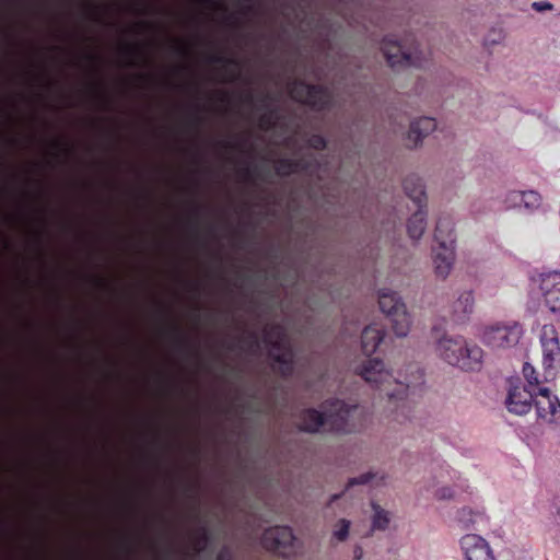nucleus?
<instances>
[{
    "label": "nucleus",
    "instance_id": "1",
    "mask_svg": "<svg viewBox=\"0 0 560 560\" xmlns=\"http://www.w3.org/2000/svg\"><path fill=\"white\" fill-rule=\"evenodd\" d=\"M322 407L323 411L306 408L299 413V431L318 433L325 429L330 433L350 434L364 425L365 412L359 405H350L336 398L325 400Z\"/></svg>",
    "mask_w": 560,
    "mask_h": 560
},
{
    "label": "nucleus",
    "instance_id": "2",
    "mask_svg": "<svg viewBox=\"0 0 560 560\" xmlns=\"http://www.w3.org/2000/svg\"><path fill=\"white\" fill-rule=\"evenodd\" d=\"M362 378L380 390V395H386L395 405L394 420L404 423L409 419L410 409L404 399L406 392L413 386L412 382H398L385 370L384 362L378 359L368 360L358 371Z\"/></svg>",
    "mask_w": 560,
    "mask_h": 560
},
{
    "label": "nucleus",
    "instance_id": "3",
    "mask_svg": "<svg viewBox=\"0 0 560 560\" xmlns=\"http://www.w3.org/2000/svg\"><path fill=\"white\" fill-rule=\"evenodd\" d=\"M438 355L464 371H479L483 364V350L463 336H442L435 346Z\"/></svg>",
    "mask_w": 560,
    "mask_h": 560
},
{
    "label": "nucleus",
    "instance_id": "4",
    "mask_svg": "<svg viewBox=\"0 0 560 560\" xmlns=\"http://www.w3.org/2000/svg\"><path fill=\"white\" fill-rule=\"evenodd\" d=\"M264 342L270 347L269 358L276 372L283 378L292 376L295 355L284 327L279 324L267 326L264 330Z\"/></svg>",
    "mask_w": 560,
    "mask_h": 560
},
{
    "label": "nucleus",
    "instance_id": "5",
    "mask_svg": "<svg viewBox=\"0 0 560 560\" xmlns=\"http://www.w3.org/2000/svg\"><path fill=\"white\" fill-rule=\"evenodd\" d=\"M438 247L433 248V262L438 277L445 279L455 260V234L450 217L439 218L434 231Z\"/></svg>",
    "mask_w": 560,
    "mask_h": 560
},
{
    "label": "nucleus",
    "instance_id": "6",
    "mask_svg": "<svg viewBox=\"0 0 560 560\" xmlns=\"http://www.w3.org/2000/svg\"><path fill=\"white\" fill-rule=\"evenodd\" d=\"M408 40L409 39H406L401 43L396 40L393 36L384 37L381 49L390 68L423 67L422 52L418 49V45H416L412 38L410 45L407 46Z\"/></svg>",
    "mask_w": 560,
    "mask_h": 560
},
{
    "label": "nucleus",
    "instance_id": "7",
    "mask_svg": "<svg viewBox=\"0 0 560 560\" xmlns=\"http://www.w3.org/2000/svg\"><path fill=\"white\" fill-rule=\"evenodd\" d=\"M378 305L390 322L395 335L399 338L406 337L410 330L411 317L400 296L396 292L383 289L378 294Z\"/></svg>",
    "mask_w": 560,
    "mask_h": 560
},
{
    "label": "nucleus",
    "instance_id": "8",
    "mask_svg": "<svg viewBox=\"0 0 560 560\" xmlns=\"http://www.w3.org/2000/svg\"><path fill=\"white\" fill-rule=\"evenodd\" d=\"M288 90L293 101L316 112L328 109L332 104L329 89L322 84H310L303 80H293L289 83Z\"/></svg>",
    "mask_w": 560,
    "mask_h": 560
},
{
    "label": "nucleus",
    "instance_id": "9",
    "mask_svg": "<svg viewBox=\"0 0 560 560\" xmlns=\"http://www.w3.org/2000/svg\"><path fill=\"white\" fill-rule=\"evenodd\" d=\"M523 334V327L517 322L497 323L483 330L482 341L492 349H508L515 347Z\"/></svg>",
    "mask_w": 560,
    "mask_h": 560
},
{
    "label": "nucleus",
    "instance_id": "10",
    "mask_svg": "<svg viewBox=\"0 0 560 560\" xmlns=\"http://www.w3.org/2000/svg\"><path fill=\"white\" fill-rule=\"evenodd\" d=\"M542 349L544 378L550 382L556 378L560 365V342L553 325H544L540 331Z\"/></svg>",
    "mask_w": 560,
    "mask_h": 560
},
{
    "label": "nucleus",
    "instance_id": "11",
    "mask_svg": "<svg viewBox=\"0 0 560 560\" xmlns=\"http://www.w3.org/2000/svg\"><path fill=\"white\" fill-rule=\"evenodd\" d=\"M295 537L291 527L275 526L266 529L261 537V545L265 549L281 557H289L294 553Z\"/></svg>",
    "mask_w": 560,
    "mask_h": 560
},
{
    "label": "nucleus",
    "instance_id": "12",
    "mask_svg": "<svg viewBox=\"0 0 560 560\" xmlns=\"http://www.w3.org/2000/svg\"><path fill=\"white\" fill-rule=\"evenodd\" d=\"M459 544L465 560H497L490 544L480 535L466 534Z\"/></svg>",
    "mask_w": 560,
    "mask_h": 560
},
{
    "label": "nucleus",
    "instance_id": "13",
    "mask_svg": "<svg viewBox=\"0 0 560 560\" xmlns=\"http://www.w3.org/2000/svg\"><path fill=\"white\" fill-rule=\"evenodd\" d=\"M537 416L546 422L552 423L560 418V401L547 387H539L534 399Z\"/></svg>",
    "mask_w": 560,
    "mask_h": 560
},
{
    "label": "nucleus",
    "instance_id": "14",
    "mask_svg": "<svg viewBox=\"0 0 560 560\" xmlns=\"http://www.w3.org/2000/svg\"><path fill=\"white\" fill-rule=\"evenodd\" d=\"M534 390L522 386L511 387L505 400L508 410L518 416L529 412L534 401Z\"/></svg>",
    "mask_w": 560,
    "mask_h": 560
},
{
    "label": "nucleus",
    "instance_id": "15",
    "mask_svg": "<svg viewBox=\"0 0 560 560\" xmlns=\"http://www.w3.org/2000/svg\"><path fill=\"white\" fill-rule=\"evenodd\" d=\"M544 302L550 312L560 315V271H552L541 279Z\"/></svg>",
    "mask_w": 560,
    "mask_h": 560
},
{
    "label": "nucleus",
    "instance_id": "16",
    "mask_svg": "<svg viewBox=\"0 0 560 560\" xmlns=\"http://www.w3.org/2000/svg\"><path fill=\"white\" fill-rule=\"evenodd\" d=\"M475 300L471 291L463 292L453 303L451 318L456 324L467 322L474 312Z\"/></svg>",
    "mask_w": 560,
    "mask_h": 560
},
{
    "label": "nucleus",
    "instance_id": "17",
    "mask_svg": "<svg viewBox=\"0 0 560 560\" xmlns=\"http://www.w3.org/2000/svg\"><path fill=\"white\" fill-rule=\"evenodd\" d=\"M386 332L383 327L377 324L366 326L361 335L362 351L366 355L374 353L384 340Z\"/></svg>",
    "mask_w": 560,
    "mask_h": 560
},
{
    "label": "nucleus",
    "instance_id": "18",
    "mask_svg": "<svg viewBox=\"0 0 560 560\" xmlns=\"http://www.w3.org/2000/svg\"><path fill=\"white\" fill-rule=\"evenodd\" d=\"M406 195L413 201L417 208H427V195L422 179L417 175H409L402 183Z\"/></svg>",
    "mask_w": 560,
    "mask_h": 560
},
{
    "label": "nucleus",
    "instance_id": "19",
    "mask_svg": "<svg viewBox=\"0 0 560 560\" xmlns=\"http://www.w3.org/2000/svg\"><path fill=\"white\" fill-rule=\"evenodd\" d=\"M436 128L435 119L432 117H420L410 122L408 140L417 147L424 137L430 135Z\"/></svg>",
    "mask_w": 560,
    "mask_h": 560
},
{
    "label": "nucleus",
    "instance_id": "20",
    "mask_svg": "<svg viewBox=\"0 0 560 560\" xmlns=\"http://www.w3.org/2000/svg\"><path fill=\"white\" fill-rule=\"evenodd\" d=\"M457 522L463 529L481 530L488 524V517L482 512L463 508L457 512Z\"/></svg>",
    "mask_w": 560,
    "mask_h": 560
},
{
    "label": "nucleus",
    "instance_id": "21",
    "mask_svg": "<svg viewBox=\"0 0 560 560\" xmlns=\"http://www.w3.org/2000/svg\"><path fill=\"white\" fill-rule=\"evenodd\" d=\"M311 167V162L304 159L280 158L275 161V171L279 176H290L291 174L306 172Z\"/></svg>",
    "mask_w": 560,
    "mask_h": 560
},
{
    "label": "nucleus",
    "instance_id": "22",
    "mask_svg": "<svg viewBox=\"0 0 560 560\" xmlns=\"http://www.w3.org/2000/svg\"><path fill=\"white\" fill-rule=\"evenodd\" d=\"M167 332L171 336L176 350L189 357L198 354L197 348L191 343L190 339L186 336V334H184L178 325L174 324L170 326Z\"/></svg>",
    "mask_w": 560,
    "mask_h": 560
},
{
    "label": "nucleus",
    "instance_id": "23",
    "mask_svg": "<svg viewBox=\"0 0 560 560\" xmlns=\"http://www.w3.org/2000/svg\"><path fill=\"white\" fill-rule=\"evenodd\" d=\"M427 226V208H418V210L409 218L407 223V232L410 238L419 240Z\"/></svg>",
    "mask_w": 560,
    "mask_h": 560
},
{
    "label": "nucleus",
    "instance_id": "24",
    "mask_svg": "<svg viewBox=\"0 0 560 560\" xmlns=\"http://www.w3.org/2000/svg\"><path fill=\"white\" fill-rule=\"evenodd\" d=\"M208 61L211 63L222 65L225 72H232V80L238 78L241 62L236 58H229L221 54H213L208 57Z\"/></svg>",
    "mask_w": 560,
    "mask_h": 560
},
{
    "label": "nucleus",
    "instance_id": "25",
    "mask_svg": "<svg viewBox=\"0 0 560 560\" xmlns=\"http://www.w3.org/2000/svg\"><path fill=\"white\" fill-rule=\"evenodd\" d=\"M372 510H373V516H372V528L371 530H385L387 529L389 523H390V516L387 511H385L381 505H378L375 502L371 503Z\"/></svg>",
    "mask_w": 560,
    "mask_h": 560
},
{
    "label": "nucleus",
    "instance_id": "26",
    "mask_svg": "<svg viewBox=\"0 0 560 560\" xmlns=\"http://www.w3.org/2000/svg\"><path fill=\"white\" fill-rule=\"evenodd\" d=\"M210 539L211 537L207 526L202 525L198 527L194 536V549L196 552H201L205 550L210 542Z\"/></svg>",
    "mask_w": 560,
    "mask_h": 560
},
{
    "label": "nucleus",
    "instance_id": "27",
    "mask_svg": "<svg viewBox=\"0 0 560 560\" xmlns=\"http://www.w3.org/2000/svg\"><path fill=\"white\" fill-rule=\"evenodd\" d=\"M522 206L529 211L537 210L541 206V196L536 190H526Z\"/></svg>",
    "mask_w": 560,
    "mask_h": 560
},
{
    "label": "nucleus",
    "instance_id": "28",
    "mask_svg": "<svg viewBox=\"0 0 560 560\" xmlns=\"http://www.w3.org/2000/svg\"><path fill=\"white\" fill-rule=\"evenodd\" d=\"M523 375L530 387L539 388L538 387V385H539L538 373L532 364L524 363ZM530 389H534V388H530Z\"/></svg>",
    "mask_w": 560,
    "mask_h": 560
},
{
    "label": "nucleus",
    "instance_id": "29",
    "mask_svg": "<svg viewBox=\"0 0 560 560\" xmlns=\"http://www.w3.org/2000/svg\"><path fill=\"white\" fill-rule=\"evenodd\" d=\"M336 529L334 530V537L338 541H345L349 536V529H350V521L346 518H341L336 524Z\"/></svg>",
    "mask_w": 560,
    "mask_h": 560
},
{
    "label": "nucleus",
    "instance_id": "30",
    "mask_svg": "<svg viewBox=\"0 0 560 560\" xmlns=\"http://www.w3.org/2000/svg\"><path fill=\"white\" fill-rule=\"evenodd\" d=\"M277 119V112L275 109H270L259 117V127L262 130H269L275 126Z\"/></svg>",
    "mask_w": 560,
    "mask_h": 560
},
{
    "label": "nucleus",
    "instance_id": "31",
    "mask_svg": "<svg viewBox=\"0 0 560 560\" xmlns=\"http://www.w3.org/2000/svg\"><path fill=\"white\" fill-rule=\"evenodd\" d=\"M522 199H524V191L512 190L508 192L504 202L508 207H522Z\"/></svg>",
    "mask_w": 560,
    "mask_h": 560
},
{
    "label": "nucleus",
    "instance_id": "32",
    "mask_svg": "<svg viewBox=\"0 0 560 560\" xmlns=\"http://www.w3.org/2000/svg\"><path fill=\"white\" fill-rule=\"evenodd\" d=\"M307 144L314 150L322 151L326 149L327 141L322 135L314 133L307 139Z\"/></svg>",
    "mask_w": 560,
    "mask_h": 560
},
{
    "label": "nucleus",
    "instance_id": "33",
    "mask_svg": "<svg viewBox=\"0 0 560 560\" xmlns=\"http://www.w3.org/2000/svg\"><path fill=\"white\" fill-rule=\"evenodd\" d=\"M374 478L372 472H365L360 475L359 477L350 478L347 482L346 490L352 488L357 485H366Z\"/></svg>",
    "mask_w": 560,
    "mask_h": 560
},
{
    "label": "nucleus",
    "instance_id": "34",
    "mask_svg": "<svg viewBox=\"0 0 560 560\" xmlns=\"http://www.w3.org/2000/svg\"><path fill=\"white\" fill-rule=\"evenodd\" d=\"M121 52L125 55V56H139V57H143V51L141 49V47L139 45H136V44H126L122 48H121Z\"/></svg>",
    "mask_w": 560,
    "mask_h": 560
},
{
    "label": "nucleus",
    "instance_id": "35",
    "mask_svg": "<svg viewBox=\"0 0 560 560\" xmlns=\"http://www.w3.org/2000/svg\"><path fill=\"white\" fill-rule=\"evenodd\" d=\"M435 495L439 500L451 499L453 497V490L448 487H443L436 491Z\"/></svg>",
    "mask_w": 560,
    "mask_h": 560
},
{
    "label": "nucleus",
    "instance_id": "36",
    "mask_svg": "<svg viewBox=\"0 0 560 560\" xmlns=\"http://www.w3.org/2000/svg\"><path fill=\"white\" fill-rule=\"evenodd\" d=\"M532 8L538 12L547 11L552 9V4L548 1H538L532 4Z\"/></svg>",
    "mask_w": 560,
    "mask_h": 560
},
{
    "label": "nucleus",
    "instance_id": "37",
    "mask_svg": "<svg viewBox=\"0 0 560 560\" xmlns=\"http://www.w3.org/2000/svg\"><path fill=\"white\" fill-rule=\"evenodd\" d=\"M219 145L226 150H241L242 149V143H236V142L226 141V140L220 141Z\"/></svg>",
    "mask_w": 560,
    "mask_h": 560
},
{
    "label": "nucleus",
    "instance_id": "38",
    "mask_svg": "<svg viewBox=\"0 0 560 560\" xmlns=\"http://www.w3.org/2000/svg\"><path fill=\"white\" fill-rule=\"evenodd\" d=\"M215 560H233L231 550L228 547H223L217 555Z\"/></svg>",
    "mask_w": 560,
    "mask_h": 560
},
{
    "label": "nucleus",
    "instance_id": "39",
    "mask_svg": "<svg viewBox=\"0 0 560 560\" xmlns=\"http://www.w3.org/2000/svg\"><path fill=\"white\" fill-rule=\"evenodd\" d=\"M240 174L243 176L244 179L246 180H249L253 178L254 176V172L253 170H250L249 167H243L240 170Z\"/></svg>",
    "mask_w": 560,
    "mask_h": 560
},
{
    "label": "nucleus",
    "instance_id": "40",
    "mask_svg": "<svg viewBox=\"0 0 560 560\" xmlns=\"http://www.w3.org/2000/svg\"><path fill=\"white\" fill-rule=\"evenodd\" d=\"M198 1L205 5L226 10L223 5H221L219 2H217L214 0H198Z\"/></svg>",
    "mask_w": 560,
    "mask_h": 560
},
{
    "label": "nucleus",
    "instance_id": "41",
    "mask_svg": "<svg viewBox=\"0 0 560 560\" xmlns=\"http://www.w3.org/2000/svg\"><path fill=\"white\" fill-rule=\"evenodd\" d=\"M91 279L93 280L95 285H97L98 288H102V289H107L108 288L106 281L103 278L92 277Z\"/></svg>",
    "mask_w": 560,
    "mask_h": 560
},
{
    "label": "nucleus",
    "instance_id": "42",
    "mask_svg": "<svg viewBox=\"0 0 560 560\" xmlns=\"http://www.w3.org/2000/svg\"><path fill=\"white\" fill-rule=\"evenodd\" d=\"M363 557V549L360 546H355L353 550L354 560H361Z\"/></svg>",
    "mask_w": 560,
    "mask_h": 560
},
{
    "label": "nucleus",
    "instance_id": "43",
    "mask_svg": "<svg viewBox=\"0 0 560 560\" xmlns=\"http://www.w3.org/2000/svg\"><path fill=\"white\" fill-rule=\"evenodd\" d=\"M52 144H54V147H56L58 149H62V151L66 152V153L70 152V149L67 148L63 143H61L59 141H54Z\"/></svg>",
    "mask_w": 560,
    "mask_h": 560
},
{
    "label": "nucleus",
    "instance_id": "44",
    "mask_svg": "<svg viewBox=\"0 0 560 560\" xmlns=\"http://www.w3.org/2000/svg\"><path fill=\"white\" fill-rule=\"evenodd\" d=\"M199 212H200V206L198 203L194 202L192 210H191V215L194 218H198L199 217Z\"/></svg>",
    "mask_w": 560,
    "mask_h": 560
},
{
    "label": "nucleus",
    "instance_id": "45",
    "mask_svg": "<svg viewBox=\"0 0 560 560\" xmlns=\"http://www.w3.org/2000/svg\"><path fill=\"white\" fill-rule=\"evenodd\" d=\"M187 287L189 291L198 292L199 291V284L197 282H188Z\"/></svg>",
    "mask_w": 560,
    "mask_h": 560
},
{
    "label": "nucleus",
    "instance_id": "46",
    "mask_svg": "<svg viewBox=\"0 0 560 560\" xmlns=\"http://www.w3.org/2000/svg\"><path fill=\"white\" fill-rule=\"evenodd\" d=\"M201 117L200 116H194L192 119H191V124L195 126V127H198L200 124H201Z\"/></svg>",
    "mask_w": 560,
    "mask_h": 560
},
{
    "label": "nucleus",
    "instance_id": "47",
    "mask_svg": "<svg viewBox=\"0 0 560 560\" xmlns=\"http://www.w3.org/2000/svg\"><path fill=\"white\" fill-rule=\"evenodd\" d=\"M249 339H250L249 343H250L252 347H257L258 346L257 338H256L255 334H252L249 336Z\"/></svg>",
    "mask_w": 560,
    "mask_h": 560
},
{
    "label": "nucleus",
    "instance_id": "48",
    "mask_svg": "<svg viewBox=\"0 0 560 560\" xmlns=\"http://www.w3.org/2000/svg\"><path fill=\"white\" fill-rule=\"evenodd\" d=\"M342 494H343V492L332 494V495L330 497L329 504H331V503L336 502L337 500H339V499L341 498V495H342Z\"/></svg>",
    "mask_w": 560,
    "mask_h": 560
},
{
    "label": "nucleus",
    "instance_id": "49",
    "mask_svg": "<svg viewBox=\"0 0 560 560\" xmlns=\"http://www.w3.org/2000/svg\"><path fill=\"white\" fill-rule=\"evenodd\" d=\"M138 26L141 27L142 30H148V28H151L152 25L148 22H140L138 24Z\"/></svg>",
    "mask_w": 560,
    "mask_h": 560
},
{
    "label": "nucleus",
    "instance_id": "50",
    "mask_svg": "<svg viewBox=\"0 0 560 560\" xmlns=\"http://www.w3.org/2000/svg\"><path fill=\"white\" fill-rule=\"evenodd\" d=\"M243 101H244L245 103H252V102H253V95H252V93H247V94H245V95H244V97H243Z\"/></svg>",
    "mask_w": 560,
    "mask_h": 560
},
{
    "label": "nucleus",
    "instance_id": "51",
    "mask_svg": "<svg viewBox=\"0 0 560 560\" xmlns=\"http://www.w3.org/2000/svg\"><path fill=\"white\" fill-rule=\"evenodd\" d=\"M85 59L89 60V61H96L97 57L93 54H86L85 56Z\"/></svg>",
    "mask_w": 560,
    "mask_h": 560
},
{
    "label": "nucleus",
    "instance_id": "52",
    "mask_svg": "<svg viewBox=\"0 0 560 560\" xmlns=\"http://www.w3.org/2000/svg\"><path fill=\"white\" fill-rule=\"evenodd\" d=\"M164 553H165V557H167V558H168V557H172V556H173V553H174V549H173V548H171V547H167V548L165 549V552H164Z\"/></svg>",
    "mask_w": 560,
    "mask_h": 560
},
{
    "label": "nucleus",
    "instance_id": "53",
    "mask_svg": "<svg viewBox=\"0 0 560 560\" xmlns=\"http://www.w3.org/2000/svg\"><path fill=\"white\" fill-rule=\"evenodd\" d=\"M176 52L179 54V55H186V49L182 46H177L175 48Z\"/></svg>",
    "mask_w": 560,
    "mask_h": 560
},
{
    "label": "nucleus",
    "instance_id": "54",
    "mask_svg": "<svg viewBox=\"0 0 560 560\" xmlns=\"http://www.w3.org/2000/svg\"><path fill=\"white\" fill-rule=\"evenodd\" d=\"M220 101L221 102H228L229 101V96L225 92H222L220 93Z\"/></svg>",
    "mask_w": 560,
    "mask_h": 560
},
{
    "label": "nucleus",
    "instance_id": "55",
    "mask_svg": "<svg viewBox=\"0 0 560 560\" xmlns=\"http://www.w3.org/2000/svg\"><path fill=\"white\" fill-rule=\"evenodd\" d=\"M91 15L96 20V21H100L96 12H95V8H93L92 12H91Z\"/></svg>",
    "mask_w": 560,
    "mask_h": 560
},
{
    "label": "nucleus",
    "instance_id": "56",
    "mask_svg": "<svg viewBox=\"0 0 560 560\" xmlns=\"http://www.w3.org/2000/svg\"><path fill=\"white\" fill-rule=\"evenodd\" d=\"M36 242H37L38 245L42 244V234L40 233L37 234Z\"/></svg>",
    "mask_w": 560,
    "mask_h": 560
},
{
    "label": "nucleus",
    "instance_id": "57",
    "mask_svg": "<svg viewBox=\"0 0 560 560\" xmlns=\"http://www.w3.org/2000/svg\"><path fill=\"white\" fill-rule=\"evenodd\" d=\"M487 42H490L492 44L497 43V38H491L490 36L487 38Z\"/></svg>",
    "mask_w": 560,
    "mask_h": 560
},
{
    "label": "nucleus",
    "instance_id": "58",
    "mask_svg": "<svg viewBox=\"0 0 560 560\" xmlns=\"http://www.w3.org/2000/svg\"><path fill=\"white\" fill-rule=\"evenodd\" d=\"M460 352H462V353H460V354H462V357H463L464 359H466V357H467V355H466V352H465V351H460Z\"/></svg>",
    "mask_w": 560,
    "mask_h": 560
},
{
    "label": "nucleus",
    "instance_id": "59",
    "mask_svg": "<svg viewBox=\"0 0 560 560\" xmlns=\"http://www.w3.org/2000/svg\"><path fill=\"white\" fill-rule=\"evenodd\" d=\"M418 380H422V374L419 373Z\"/></svg>",
    "mask_w": 560,
    "mask_h": 560
}]
</instances>
